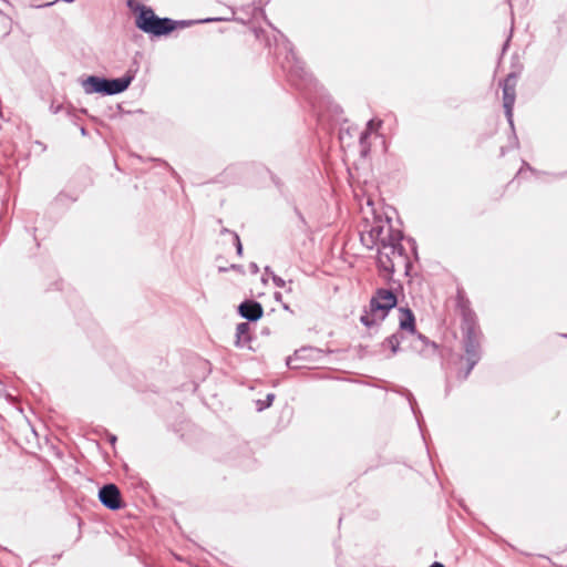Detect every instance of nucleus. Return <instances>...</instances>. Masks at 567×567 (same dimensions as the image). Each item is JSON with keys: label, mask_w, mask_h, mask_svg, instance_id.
I'll return each instance as SVG.
<instances>
[{"label": "nucleus", "mask_w": 567, "mask_h": 567, "mask_svg": "<svg viewBox=\"0 0 567 567\" xmlns=\"http://www.w3.org/2000/svg\"><path fill=\"white\" fill-rule=\"evenodd\" d=\"M274 399H275V395H274L272 393H269V394L267 395L266 400H258V401L256 402V404H257V410H258V411H262V410H265V409L269 408V406L272 404Z\"/></svg>", "instance_id": "nucleus-15"}, {"label": "nucleus", "mask_w": 567, "mask_h": 567, "mask_svg": "<svg viewBox=\"0 0 567 567\" xmlns=\"http://www.w3.org/2000/svg\"><path fill=\"white\" fill-rule=\"evenodd\" d=\"M282 295L280 292H275V299L277 301H281Z\"/></svg>", "instance_id": "nucleus-20"}, {"label": "nucleus", "mask_w": 567, "mask_h": 567, "mask_svg": "<svg viewBox=\"0 0 567 567\" xmlns=\"http://www.w3.org/2000/svg\"><path fill=\"white\" fill-rule=\"evenodd\" d=\"M379 125H380V123H375L373 120H370L368 122V124H367V128L363 132H361V134H360V144H361V147H362L361 152L363 154H365L368 152V150H369V146L367 145V140H368L370 133L372 131L377 130V127Z\"/></svg>", "instance_id": "nucleus-13"}, {"label": "nucleus", "mask_w": 567, "mask_h": 567, "mask_svg": "<svg viewBox=\"0 0 567 567\" xmlns=\"http://www.w3.org/2000/svg\"><path fill=\"white\" fill-rule=\"evenodd\" d=\"M396 302V296L391 290L378 289L370 301L369 310L361 316V322L369 328L380 323Z\"/></svg>", "instance_id": "nucleus-3"}, {"label": "nucleus", "mask_w": 567, "mask_h": 567, "mask_svg": "<svg viewBox=\"0 0 567 567\" xmlns=\"http://www.w3.org/2000/svg\"><path fill=\"white\" fill-rule=\"evenodd\" d=\"M132 80L133 76L131 75L111 80L91 75L82 81V87L86 94L114 95L124 92L130 86Z\"/></svg>", "instance_id": "nucleus-5"}, {"label": "nucleus", "mask_w": 567, "mask_h": 567, "mask_svg": "<svg viewBox=\"0 0 567 567\" xmlns=\"http://www.w3.org/2000/svg\"><path fill=\"white\" fill-rule=\"evenodd\" d=\"M462 330L464 334V351L468 364L464 374V378H466L481 359V333L477 330L475 322L467 315L464 317Z\"/></svg>", "instance_id": "nucleus-6"}, {"label": "nucleus", "mask_w": 567, "mask_h": 567, "mask_svg": "<svg viewBox=\"0 0 567 567\" xmlns=\"http://www.w3.org/2000/svg\"><path fill=\"white\" fill-rule=\"evenodd\" d=\"M219 19L217 18H209V19H205V20H202L200 22H213V21H218Z\"/></svg>", "instance_id": "nucleus-21"}, {"label": "nucleus", "mask_w": 567, "mask_h": 567, "mask_svg": "<svg viewBox=\"0 0 567 567\" xmlns=\"http://www.w3.org/2000/svg\"><path fill=\"white\" fill-rule=\"evenodd\" d=\"M409 256L402 245V239L388 241L378 249V266L382 276L390 279L395 271L409 269Z\"/></svg>", "instance_id": "nucleus-1"}, {"label": "nucleus", "mask_w": 567, "mask_h": 567, "mask_svg": "<svg viewBox=\"0 0 567 567\" xmlns=\"http://www.w3.org/2000/svg\"><path fill=\"white\" fill-rule=\"evenodd\" d=\"M515 86H516V78L514 74H509L503 81V103L505 115L509 125L513 127V107L515 103Z\"/></svg>", "instance_id": "nucleus-7"}, {"label": "nucleus", "mask_w": 567, "mask_h": 567, "mask_svg": "<svg viewBox=\"0 0 567 567\" xmlns=\"http://www.w3.org/2000/svg\"><path fill=\"white\" fill-rule=\"evenodd\" d=\"M361 243L369 249L383 247L388 241L403 239L400 230L392 228L390 219L374 217L372 223H367L360 233Z\"/></svg>", "instance_id": "nucleus-2"}, {"label": "nucleus", "mask_w": 567, "mask_h": 567, "mask_svg": "<svg viewBox=\"0 0 567 567\" xmlns=\"http://www.w3.org/2000/svg\"><path fill=\"white\" fill-rule=\"evenodd\" d=\"M249 268L252 274H257L259 271V268L255 262L250 264Z\"/></svg>", "instance_id": "nucleus-19"}, {"label": "nucleus", "mask_w": 567, "mask_h": 567, "mask_svg": "<svg viewBox=\"0 0 567 567\" xmlns=\"http://www.w3.org/2000/svg\"><path fill=\"white\" fill-rule=\"evenodd\" d=\"M250 341L249 324L241 322L236 328V341L235 344L238 348H245Z\"/></svg>", "instance_id": "nucleus-11"}, {"label": "nucleus", "mask_w": 567, "mask_h": 567, "mask_svg": "<svg viewBox=\"0 0 567 567\" xmlns=\"http://www.w3.org/2000/svg\"><path fill=\"white\" fill-rule=\"evenodd\" d=\"M81 134H82V135H85V134H86V131H85V128H84V127H82V128H81Z\"/></svg>", "instance_id": "nucleus-22"}, {"label": "nucleus", "mask_w": 567, "mask_h": 567, "mask_svg": "<svg viewBox=\"0 0 567 567\" xmlns=\"http://www.w3.org/2000/svg\"><path fill=\"white\" fill-rule=\"evenodd\" d=\"M138 9L140 13L136 17L135 24L143 32L161 37L176 29L177 21L169 18H158L151 8L145 6H141ZM179 23L183 25L190 24V22L186 21H181Z\"/></svg>", "instance_id": "nucleus-4"}, {"label": "nucleus", "mask_w": 567, "mask_h": 567, "mask_svg": "<svg viewBox=\"0 0 567 567\" xmlns=\"http://www.w3.org/2000/svg\"><path fill=\"white\" fill-rule=\"evenodd\" d=\"M235 239H236L237 252H238V255H241L243 246H241V243L239 240V237L237 235H235Z\"/></svg>", "instance_id": "nucleus-18"}, {"label": "nucleus", "mask_w": 567, "mask_h": 567, "mask_svg": "<svg viewBox=\"0 0 567 567\" xmlns=\"http://www.w3.org/2000/svg\"><path fill=\"white\" fill-rule=\"evenodd\" d=\"M285 50L287 52L284 61L281 62L282 69L293 76L303 78L306 74L303 62L299 60L292 49L289 48L288 43L285 44Z\"/></svg>", "instance_id": "nucleus-8"}, {"label": "nucleus", "mask_w": 567, "mask_h": 567, "mask_svg": "<svg viewBox=\"0 0 567 567\" xmlns=\"http://www.w3.org/2000/svg\"><path fill=\"white\" fill-rule=\"evenodd\" d=\"M265 271H266L267 274H270V275H271L272 282H274L277 287L282 288V287H285V286H286V281H285L281 277H279V276L275 275V274L270 270V268H269V267H266V268H265Z\"/></svg>", "instance_id": "nucleus-16"}, {"label": "nucleus", "mask_w": 567, "mask_h": 567, "mask_svg": "<svg viewBox=\"0 0 567 567\" xmlns=\"http://www.w3.org/2000/svg\"><path fill=\"white\" fill-rule=\"evenodd\" d=\"M100 502L109 509L115 511L121 507V493L116 485H104L99 492Z\"/></svg>", "instance_id": "nucleus-9"}, {"label": "nucleus", "mask_w": 567, "mask_h": 567, "mask_svg": "<svg viewBox=\"0 0 567 567\" xmlns=\"http://www.w3.org/2000/svg\"><path fill=\"white\" fill-rule=\"evenodd\" d=\"M400 328L414 333V316L409 309H401Z\"/></svg>", "instance_id": "nucleus-12"}, {"label": "nucleus", "mask_w": 567, "mask_h": 567, "mask_svg": "<svg viewBox=\"0 0 567 567\" xmlns=\"http://www.w3.org/2000/svg\"><path fill=\"white\" fill-rule=\"evenodd\" d=\"M305 350H301V351H296L295 355L293 357H289L287 359V365L290 368V369H299L301 368L300 365L296 364L295 361L300 357V353L303 352Z\"/></svg>", "instance_id": "nucleus-17"}, {"label": "nucleus", "mask_w": 567, "mask_h": 567, "mask_svg": "<svg viewBox=\"0 0 567 567\" xmlns=\"http://www.w3.org/2000/svg\"><path fill=\"white\" fill-rule=\"evenodd\" d=\"M238 310L240 316L249 321H257L264 313L261 305L254 300H246L241 302Z\"/></svg>", "instance_id": "nucleus-10"}, {"label": "nucleus", "mask_w": 567, "mask_h": 567, "mask_svg": "<svg viewBox=\"0 0 567 567\" xmlns=\"http://www.w3.org/2000/svg\"><path fill=\"white\" fill-rule=\"evenodd\" d=\"M401 339L398 334H392L384 341V346L389 347L392 350V353H396L399 350Z\"/></svg>", "instance_id": "nucleus-14"}]
</instances>
